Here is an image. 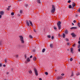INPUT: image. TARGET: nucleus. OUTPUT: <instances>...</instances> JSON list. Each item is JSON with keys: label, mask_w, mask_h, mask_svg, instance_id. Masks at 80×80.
Masks as SVG:
<instances>
[{"label": "nucleus", "mask_w": 80, "mask_h": 80, "mask_svg": "<svg viewBox=\"0 0 80 80\" xmlns=\"http://www.w3.org/2000/svg\"><path fill=\"white\" fill-rule=\"evenodd\" d=\"M37 2L38 3H41V2H40V0H37Z\"/></svg>", "instance_id": "4468645a"}, {"label": "nucleus", "mask_w": 80, "mask_h": 80, "mask_svg": "<svg viewBox=\"0 0 80 80\" xmlns=\"http://www.w3.org/2000/svg\"><path fill=\"white\" fill-rule=\"evenodd\" d=\"M18 15H19V16H20V15L19 14H18Z\"/></svg>", "instance_id": "680f3d73"}, {"label": "nucleus", "mask_w": 80, "mask_h": 80, "mask_svg": "<svg viewBox=\"0 0 80 80\" xmlns=\"http://www.w3.org/2000/svg\"><path fill=\"white\" fill-rule=\"evenodd\" d=\"M77 28L76 27H72L70 28V29H76Z\"/></svg>", "instance_id": "ddd939ff"}, {"label": "nucleus", "mask_w": 80, "mask_h": 80, "mask_svg": "<svg viewBox=\"0 0 80 80\" xmlns=\"http://www.w3.org/2000/svg\"><path fill=\"white\" fill-rule=\"evenodd\" d=\"M64 75H65V74H64V73H62V74H61V75H62V76H64Z\"/></svg>", "instance_id": "e433bc0d"}, {"label": "nucleus", "mask_w": 80, "mask_h": 80, "mask_svg": "<svg viewBox=\"0 0 80 80\" xmlns=\"http://www.w3.org/2000/svg\"><path fill=\"white\" fill-rule=\"evenodd\" d=\"M34 70L35 73V75H36V76H37V75H38V72H37V70L35 68H34Z\"/></svg>", "instance_id": "39448f33"}, {"label": "nucleus", "mask_w": 80, "mask_h": 80, "mask_svg": "<svg viewBox=\"0 0 80 80\" xmlns=\"http://www.w3.org/2000/svg\"><path fill=\"white\" fill-rule=\"evenodd\" d=\"M71 35L73 37H76V35H75V33H72L71 34Z\"/></svg>", "instance_id": "6e6552de"}, {"label": "nucleus", "mask_w": 80, "mask_h": 80, "mask_svg": "<svg viewBox=\"0 0 80 80\" xmlns=\"http://www.w3.org/2000/svg\"><path fill=\"white\" fill-rule=\"evenodd\" d=\"M73 76V72H72L71 76Z\"/></svg>", "instance_id": "c85d7f7f"}, {"label": "nucleus", "mask_w": 80, "mask_h": 80, "mask_svg": "<svg viewBox=\"0 0 80 80\" xmlns=\"http://www.w3.org/2000/svg\"><path fill=\"white\" fill-rule=\"evenodd\" d=\"M3 67H6V65L5 64L3 65Z\"/></svg>", "instance_id": "09e8293b"}, {"label": "nucleus", "mask_w": 80, "mask_h": 80, "mask_svg": "<svg viewBox=\"0 0 80 80\" xmlns=\"http://www.w3.org/2000/svg\"><path fill=\"white\" fill-rule=\"evenodd\" d=\"M65 34H63L62 37L63 38H65Z\"/></svg>", "instance_id": "4be33fe9"}, {"label": "nucleus", "mask_w": 80, "mask_h": 80, "mask_svg": "<svg viewBox=\"0 0 80 80\" xmlns=\"http://www.w3.org/2000/svg\"><path fill=\"white\" fill-rule=\"evenodd\" d=\"M71 52L72 53H73V48H70Z\"/></svg>", "instance_id": "9b49d317"}, {"label": "nucleus", "mask_w": 80, "mask_h": 80, "mask_svg": "<svg viewBox=\"0 0 80 80\" xmlns=\"http://www.w3.org/2000/svg\"><path fill=\"white\" fill-rule=\"evenodd\" d=\"M79 40H80V37H79Z\"/></svg>", "instance_id": "052dcab7"}, {"label": "nucleus", "mask_w": 80, "mask_h": 80, "mask_svg": "<svg viewBox=\"0 0 80 80\" xmlns=\"http://www.w3.org/2000/svg\"><path fill=\"white\" fill-rule=\"evenodd\" d=\"M0 67H2V63L0 64Z\"/></svg>", "instance_id": "c9c22d12"}, {"label": "nucleus", "mask_w": 80, "mask_h": 80, "mask_svg": "<svg viewBox=\"0 0 80 80\" xmlns=\"http://www.w3.org/2000/svg\"><path fill=\"white\" fill-rule=\"evenodd\" d=\"M54 30H57V28L54 27Z\"/></svg>", "instance_id": "ea45409f"}, {"label": "nucleus", "mask_w": 80, "mask_h": 80, "mask_svg": "<svg viewBox=\"0 0 80 80\" xmlns=\"http://www.w3.org/2000/svg\"><path fill=\"white\" fill-rule=\"evenodd\" d=\"M33 52H35V49H34L33 50Z\"/></svg>", "instance_id": "de8ad7c7"}, {"label": "nucleus", "mask_w": 80, "mask_h": 80, "mask_svg": "<svg viewBox=\"0 0 80 80\" xmlns=\"http://www.w3.org/2000/svg\"><path fill=\"white\" fill-rule=\"evenodd\" d=\"M64 32L65 34H67L68 33V31L67 30H65Z\"/></svg>", "instance_id": "2eb2a0df"}, {"label": "nucleus", "mask_w": 80, "mask_h": 80, "mask_svg": "<svg viewBox=\"0 0 80 80\" xmlns=\"http://www.w3.org/2000/svg\"><path fill=\"white\" fill-rule=\"evenodd\" d=\"M51 38L52 39H53V38H54V37H53V36H52Z\"/></svg>", "instance_id": "79ce46f5"}, {"label": "nucleus", "mask_w": 80, "mask_h": 80, "mask_svg": "<svg viewBox=\"0 0 80 80\" xmlns=\"http://www.w3.org/2000/svg\"><path fill=\"white\" fill-rule=\"evenodd\" d=\"M49 46L50 48H53V44H50Z\"/></svg>", "instance_id": "1a4fd4ad"}, {"label": "nucleus", "mask_w": 80, "mask_h": 80, "mask_svg": "<svg viewBox=\"0 0 80 80\" xmlns=\"http://www.w3.org/2000/svg\"><path fill=\"white\" fill-rule=\"evenodd\" d=\"M4 61H5V63H7V59H4Z\"/></svg>", "instance_id": "cd10ccee"}, {"label": "nucleus", "mask_w": 80, "mask_h": 80, "mask_svg": "<svg viewBox=\"0 0 80 80\" xmlns=\"http://www.w3.org/2000/svg\"><path fill=\"white\" fill-rule=\"evenodd\" d=\"M62 76H58L56 78V79L58 80H60L61 79H62Z\"/></svg>", "instance_id": "423d86ee"}, {"label": "nucleus", "mask_w": 80, "mask_h": 80, "mask_svg": "<svg viewBox=\"0 0 80 80\" xmlns=\"http://www.w3.org/2000/svg\"><path fill=\"white\" fill-rule=\"evenodd\" d=\"M70 62H72V61L73 60V59L72 58H71L70 59Z\"/></svg>", "instance_id": "bb28decb"}, {"label": "nucleus", "mask_w": 80, "mask_h": 80, "mask_svg": "<svg viewBox=\"0 0 80 80\" xmlns=\"http://www.w3.org/2000/svg\"><path fill=\"white\" fill-rule=\"evenodd\" d=\"M24 57H25L26 59L27 58V57L26 56V55H25Z\"/></svg>", "instance_id": "3c124183"}, {"label": "nucleus", "mask_w": 80, "mask_h": 80, "mask_svg": "<svg viewBox=\"0 0 80 80\" xmlns=\"http://www.w3.org/2000/svg\"><path fill=\"white\" fill-rule=\"evenodd\" d=\"M52 13H54L55 12V6L52 5Z\"/></svg>", "instance_id": "20e7f679"}, {"label": "nucleus", "mask_w": 80, "mask_h": 80, "mask_svg": "<svg viewBox=\"0 0 80 80\" xmlns=\"http://www.w3.org/2000/svg\"><path fill=\"white\" fill-rule=\"evenodd\" d=\"M69 8L70 9V8H72V6H71V5H70L69 6Z\"/></svg>", "instance_id": "b1692460"}, {"label": "nucleus", "mask_w": 80, "mask_h": 80, "mask_svg": "<svg viewBox=\"0 0 80 80\" xmlns=\"http://www.w3.org/2000/svg\"><path fill=\"white\" fill-rule=\"evenodd\" d=\"M33 60L35 61L37 60V58L35 57H34L33 59Z\"/></svg>", "instance_id": "dca6fc26"}, {"label": "nucleus", "mask_w": 80, "mask_h": 80, "mask_svg": "<svg viewBox=\"0 0 80 80\" xmlns=\"http://www.w3.org/2000/svg\"><path fill=\"white\" fill-rule=\"evenodd\" d=\"M67 50H68V51H69V49H68Z\"/></svg>", "instance_id": "bf43d9fd"}, {"label": "nucleus", "mask_w": 80, "mask_h": 80, "mask_svg": "<svg viewBox=\"0 0 80 80\" xmlns=\"http://www.w3.org/2000/svg\"><path fill=\"white\" fill-rule=\"evenodd\" d=\"M32 55H31V56L30 57V58H32Z\"/></svg>", "instance_id": "a19ab883"}, {"label": "nucleus", "mask_w": 80, "mask_h": 80, "mask_svg": "<svg viewBox=\"0 0 80 80\" xmlns=\"http://www.w3.org/2000/svg\"><path fill=\"white\" fill-rule=\"evenodd\" d=\"M45 74H46V75H48V72H46L45 73Z\"/></svg>", "instance_id": "473e14b6"}, {"label": "nucleus", "mask_w": 80, "mask_h": 80, "mask_svg": "<svg viewBox=\"0 0 80 80\" xmlns=\"http://www.w3.org/2000/svg\"><path fill=\"white\" fill-rule=\"evenodd\" d=\"M70 2H71V1L70 0H69L68 2L69 3H70Z\"/></svg>", "instance_id": "f704fd0d"}, {"label": "nucleus", "mask_w": 80, "mask_h": 80, "mask_svg": "<svg viewBox=\"0 0 80 80\" xmlns=\"http://www.w3.org/2000/svg\"><path fill=\"white\" fill-rule=\"evenodd\" d=\"M39 80H42V78H39Z\"/></svg>", "instance_id": "4d7b16f0"}, {"label": "nucleus", "mask_w": 80, "mask_h": 80, "mask_svg": "<svg viewBox=\"0 0 80 80\" xmlns=\"http://www.w3.org/2000/svg\"><path fill=\"white\" fill-rule=\"evenodd\" d=\"M78 12H79V13H80V8H79L78 10Z\"/></svg>", "instance_id": "393cba45"}, {"label": "nucleus", "mask_w": 80, "mask_h": 80, "mask_svg": "<svg viewBox=\"0 0 80 80\" xmlns=\"http://www.w3.org/2000/svg\"><path fill=\"white\" fill-rule=\"evenodd\" d=\"M2 18V15H0V18Z\"/></svg>", "instance_id": "49530a36"}, {"label": "nucleus", "mask_w": 80, "mask_h": 80, "mask_svg": "<svg viewBox=\"0 0 80 80\" xmlns=\"http://www.w3.org/2000/svg\"><path fill=\"white\" fill-rule=\"evenodd\" d=\"M7 10H9L10 8H7Z\"/></svg>", "instance_id": "603ef678"}, {"label": "nucleus", "mask_w": 80, "mask_h": 80, "mask_svg": "<svg viewBox=\"0 0 80 80\" xmlns=\"http://www.w3.org/2000/svg\"><path fill=\"white\" fill-rule=\"evenodd\" d=\"M20 40L21 41V42L23 43H24V41L23 40V38L22 36H19Z\"/></svg>", "instance_id": "7ed1b4c3"}, {"label": "nucleus", "mask_w": 80, "mask_h": 80, "mask_svg": "<svg viewBox=\"0 0 80 80\" xmlns=\"http://www.w3.org/2000/svg\"><path fill=\"white\" fill-rule=\"evenodd\" d=\"M45 49L43 48L42 50V52L44 53V52H45Z\"/></svg>", "instance_id": "6ab92c4d"}, {"label": "nucleus", "mask_w": 80, "mask_h": 80, "mask_svg": "<svg viewBox=\"0 0 80 80\" xmlns=\"http://www.w3.org/2000/svg\"><path fill=\"white\" fill-rule=\"evenodd\" d=\"M26 24L27 25V26L28 27H30V25L31 26V27H33V24L32 23V22L29 20L28 21V20H26Z\"/></svg>", "instance_id": "f257e3e1"}, {"label": "nucleus", "mask_w": 80, "mask_h": 80, "mask_svg": "<svg viewBox=\"0 0 80 80\" xmlns=\"http://www.w3.org/2000/svg\"><path fill=\"white\" fill-rule=\"evenodd\" d=\"M78 26L80 28V22H78Z\"/></svg>", "instance_id": "412c9836"}, {"label": "nucleus", "mask_w": 80, "mask_h": 80, "mask_svg": "<svg viewBox=\"0 0 80 80\" xmlns=\"http://www.w3.org/2000/svg\"><path fill=\"white\" fill-rule=\"evenodd\" d=\"M57 25L58 27V29L60 30L61 29V22L59 21L57 23Z\"/></svg>", "instance_id": "f03ea898"}, {"label": "nucleus", "mask_w": 80, "mask_h": 80, "mask_svg": "<svg viewBox=\"0 0 80 80\" xmlns=\"http://www.w3.org/2000/svg\"><path fill=\"white\" fill-rule=\"evenodd\" d=\"M25 7H28V4H25Z\"/></svg>", "instance_id": "a878e982"}, {"label": "nucleus", "mask_w": 80, "mask_h": 80, "mask_svg": "<svg viewBox=\"0 0 80 80\" xmlns=\"http://www.w3.org/2000/svg\"><path fill=\"white\" fill-rule=\"evenodd\" d=\"M19 0L20 1V0Z\"/></svg>", "instance_id": "e2e57ef3"}, {"label": "nucleus", "mask_w": 80, "mask_h": 80, "mask_svg": "<svg viewBox=\"0 0 80 80\" xmlns=\"http://www.w3.org/2000/svg\"><path fill=\"white\" fill-rule=\"evenodd\" d=\"M76 75H77V76H78V75H80V72H78L76 74Z\"/></svg>", "instance_id": "a211bd4d"}, {"label": "nucleus", "mask_w": 80, "mask_h": 80, "mask_svg": "<svg viewBox=\"0 0 80 80\" xmlns=\"http://www.w3.org/2000/svg\"><path fill=\"white\" fill-rule=\"evenodd\" d=\"M11 15H14V13L13 12H12L11 13Z\"/></svg>", "instance_id": "7c9ffc66"}, {"label": "nucleus", "mask_w": 80, "mask_h": 80, "mask_svg": "<svg viewBox=\"0 0 80 80\" xmlns=\"http://www.w3.org/2000/svg\"><path fill=\"white\" fill-rule=\"evenodd\" d=\"M74 25V24L73 23V22H72V25Z\"/></svg>", "instance_id": "8fccbe9b"}, {"label": "nucleus", "mask_w": 80, "mask_h": 80, "mask_svg": "<svg viewBox=\"0 0 80 80\" xmlns=\"http://www.w3.org/2000/svg\"><path fill=\"white\" fill-rule=\"evenodd\" d=\"M27 61L28 62H30V58H27Z\"/></svg>", "instance_id": "f8f14e48"}, {"label": "nucleus", "mask_w": 80, "mask_h": 80, "mask_svg": "<svg viewBox=\"0 0 80 80\" xmlns=\"http://www.w3.org/2000/svg\"><path fill=\"white\" fill-rule=\"evenodd\" d=\"M29 37L30 38H33V37H32V35H29Z\"/></svg>", "instance_id": "5701e85b"}, {"label": "nucleus", "mask_w": 80, "mask_h": 80, "mask_svg": "<svg viewBox=\"0 0 80 80\" xmlns=\"http://www.w3.org/2000/svg\"><path fill=\"white\" fill-rule=\"evenodd\" d=\"M78 43L79 44H80V41H79L78 42Z\"/></svg>", "instance_id": "a18cd8bd"}, {"label": "nucleus", "mask_w": 80, "mask_h": 80, "mask_svg": "<svg viewBox=\"0 0 80 80\" xmlns=\"http://www.w3.org/2000/svg\"><path fill=\"white\" fill-rule=\"evenodd\" d=\"M66 40L67 42H68L69 41V40L68 38H66Z\"/></svg>", "instance_id": "2f4dec72"}, {"label": "nucleus", "mask_w": 80, "mask_h": 80, "mask_svg": "<svg viewBox=\"0 0 80 80\" xmlns=\"http://www.w3.org/2000/svg\"><path fill=\"white\" fill-rule=\"evenodd\" d=\"M0 14L1 15H3L4 14V12L3 11H0Z\"/></svg>", "instance_id": "0eeeda50"}, {"label": "nucleus", "mask_w": 80, "mask_h": 80, "mask_svg": "<svg viewBox=\"0 0 80 80\" xmlns=\"http://www.w3.org/2000/svg\"><path fill=\"white\" fill-rule=\"evenodd\" d=\"M34 32H36V30H35V29H34Z\"/></svg>", "instance_id": "4c0bfd02"}, {"label": "nucleus", "mask_w": 80, "mask_h": 80, "mask_svg": "<svg viewBox=\"0 0 80 80\" xmlns=\"http://www.w3.org/2000/svg\"><path fill=\"white\" fill-rule=\"evenodd\" d=\"M72 5L73 7H75L76 6V4L75 3V2H73L72 4Z\"/></svg>", "instance_id": "9d476101"}, {"label": "nucleus", "mask_w": 80, "mask_h": 80, "mask_svg": "<svg viewBox=\"0 0 80 80\" xmlns=\"http://www.w3.org/2000/svg\"><path fill=\"white\" fill-rule=\"evenodd\" d=\"M78 52H80V48L78 49Z\"/></svg>", "instance_id": "c03bdc74"}, {"label": "nucleus", "mask_w": 80, "mask_h": 80, "mask_svg": "<svg viewBox=\"0 0 80 80\" xmlns=\"http://www.w3.org/2000/svg\"><path fill=\"white\" fill-rule=\"evenodd\" d=\"M7 74H8V72H7Z\"/></svg>", "instance_id": "13d9d810"}, {"label": "nucleus", "mask_w": 80, "mask_h": 80, "mask_svg": "<svg viewBox=\"0 0 80 80\" xmlns=\"http://www.w3.org/2000/svg\"><path fill=\"white\" fill-rule=\"evenodd\" d=\"M47 37H48V38H51V36H50V35H48Z\"/></svg>", "instance_id": "f3484780"}, {"label": "nucleus", "mask_w": 80, "mask_h": 80, "mask_svg": "<svg viewBox=\"0 0 80 80\" xmlns=\"http://www.w3.org/2000/svg\"><path fill=\"white\" fill-rule=\"evenodd\" d=\"M19 12H20V14H21V13H23V11H22V10H20L19 11Z\"/></svg>", "instance_id": "aec40b11"}, {"label": "nucleus", "mask_w": 80, "mask_h": 80, "mask_svg": "<svg viewBox=\"0 0 80 80\" xmlns=\"http://www.w3.org/2000/svg\"><path fill=\"white\" fill-rule=\"evenodd\" d=\"M73 22L74 23H76V21L74 20L73 21Z\"/></svg>", "instance_id": "58836bf2"}, {"label": "nucleus", "mask_w": 80, "mask_h": 80, "mask_svg": "<svg viewBox=\"0 0 80 80\" xmlns=\"http://www.w3.org/2000/svg\"><path fill=\"white\" fill-rule=\"evenodd\" d=\"M29 73H32V71H29Z\"/></svg>", "instance_id": "72a5a7b5"}, {"label": "nucleus", "mask_w": 80, "mask_h": 80, "mask_svg": "<svg viewBox=\"0 0 80 80\" xmlns=\"http://www.w3.org/2000/svg\"><path fill=\"white\" fill-rule=\"evenodd\" d=\"M60 34H58V36H59H59H60Z\"/></svg>", "instance_id": "6e6d98bb"}, {"label": "nucleus", "mask_w": 80, "mask_h": 80, "mask_svg": "<svg viewBox=\"0 0 80 80\" xmlns=\"http://www.w3.org/2000/svg\"><path fill=\"white\" fill-rule=\"evenodd\" d=\"M76 17H78V15L76 14Z\"/></svg>", "instance_id": "5fc2aeb1"}, {"label": "nucleus", "mask_w": 80, "mask_h": 80, "mask_svg": "<svg viewBox=\"0 0 80 80\" xmlns=\"http://www.w3.org/2000/svg\"><path fill=\"white\" fill-rule=\"evenodd\" d=\"M8 7V8H10V7H11V6H9Z\"/></svg>", "instance_id": "864d4df0"}, {"label": "nucleus", "mask_w": 80, "mask_h": 80, "mask_svg": "<svg viewBox=\"0 0 80 80\" xmlns=\"http://www.w3.org/2000/svg\"><path fill=\"white\" fill-rule=\"evenodd\" d=\"M67 44L68 45H70V43H67Z\"/></svg>", "instance_id": "37998d69"}, {"label": "nucleus", "mask_w": 80, "mask_h": 80, "mask_svg": "<svg viewBox=\"0 0 80 80\" xmlns=\"http://www.w3.org/2000/svg\"><path fill=\"white\" fill-rule=\"evenodd\" d=\"M78 48H80V44H79L78 46Z\"/></svg>", "instance_id": "c756f323"}]
</instances>
